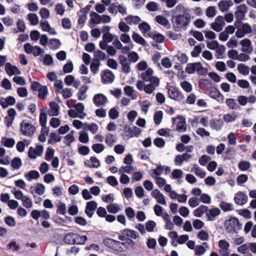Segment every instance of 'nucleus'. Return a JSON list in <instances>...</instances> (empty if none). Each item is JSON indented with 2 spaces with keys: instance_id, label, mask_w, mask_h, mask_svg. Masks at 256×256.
Returning <instances> with one entry per match:
<instances>
[{
  "instance_id": "nucleus-5",
  "label": "nucleus",
  "mask_w": 256,
  "mask_h": 256,
  "mask_svg": "<svg viewBox=\"0 0 256 256\" xmlns=\"http://www.w3.org/2000/svg\"><path fill=\"white\" fill-rule=\"evenodd\" d=\"M104 244L107 247L118 252L123 251V248L122 246H125L124 242L113 240L110 238H106L103 240Z\"/></svg>"
},
{
  "instance_id": "nucleus-44",
  "label": "nucleus",
  "mask_w": 256,
  "mask_h": 256,
  "mask_svg": "<svg viewBox=\"0 0 256 256\" xmlns=\"http://www.w3.org/2000/svg\"><path fill=\"white\" fill-rule=\"evenodd\" d=\"M100 64V62H99L98 60L97 62H94L92 60V62L91 63L90 66V69L94 74L98 72Z\"/></svg>"
},
{
  "instance_id": "nucleus-11",
  "label": "nucleus",
  "mask_w": 256,
  "mask_h": 256,
  "mask_svg": "<svg viewBox=\"0 0 256 256\" xmlns=\"http://www.w3.org/2000/svg\"><path fill=\"white\" fill-rule=\"evenodd\" d=\"M176 119L180 120V121L178 122L176 124V130L179 132H185L186 130L185 118L180 116H178L176 118H172V120L173 122V124L174 123Z\"/></svg>"
},
{
  "instance_id": "nucleus-64",
  "label": "nucleus",
  "mask_w": 256,
  "mask_h": 256,
  "mask_svg": "<svg viewBox=\"0 0 256 256\" xmlns=\"http://www.w3.org/2000/svg\"><path fill=\"white\" fill-rule=\"evenodd\" d=\"M5 223L10 226H14L16 225L14 218L11 216H7L4 218Z\"/></svg>"
},
{
  "instance_id": "nucleus-28",
  "label": "nucleus",
  "mask_w": 256,
  "mask_h": 256,
  "mask_svg": "<svg viewBox=\"0 0 256 256\" xmlns=\"http://www.w3.org/2000/svg\"><path fill=\"white\" fill-rule=\"evenodd\" d=\"M2 144L7 148H12L14 144L15 141L12 138H8L2 137L1 140Z\"/></svg>"
},
{
  "instance_id": "nucleus-8",
  "label": "nucleus",
  "mask_w": 256,
  "mask_h": 256,
  "mask_svg": "<svg viewBox=\"0 0 256 256\" xmlns=\"http://www.w3.org/2000/svg\"><path fill=\"white\" fill-rule=\"evenodd\" d=\"M93 102L96 106H100L106 104L108 102V98L104 94H98L94 96Z\"/></svg>"
},
{
  "instance_id": "nucleus-60",
  "label": "nucleus",
  "mask_w": 256,
  "mask_h": 256,
  "mask_svg": "<svg viewBox=\"0 0 256 256\" xmlns=\"http://www.w3.org/2000/svg\"><path fill=\"white\" fill-rule=\"evenodd\" d=\"M128 56L130 61L132 62H136L139 58L138 54L135 52H130L128 54Z\"/></svg>"
},
{
  "instance_id": "nucleus-53",
  "label": "nucleus",
  "mask_w": 256,
  "mask_h": 256,
  "mask_svg": "<svg viewBox=\"0 0 256 256\" xmlns=\"http://www.w3.org/2000/svg\"><path fill=\"white\" fill-rule=\"evenodd\" d=\"M92 148L95 152L98 154L104 150V146L102 144H96L92 146Z\"/></svg>"
},
{
  "instance_id": "nucleus-43",
  "label": "nucleus",
  "mask_w": 256,
  "mask_h": 256,
  "mask_svg": "<svg viewBox=\"0 0 256 256\" xmlns=\"http://www.w3.org/2000/svg\"><path fill=\"white\" fill-rule=\"evenodd\" d=\"M22 164V160L18 157L14 158L12 161L11 166L14 169H18Z\"/></svg>"
},
{
  "instance_id": "nucleus-49",
  "label": "nucleus",
  "mask_w": 256,
  "mask_h": 256,
  "mask_svg": "<svg viewBox=\"0 0 256 256\" xmlns=\"http://www.w3.org/2000/svg\"><path fill=\"white\" fill-rule=\"evenodd\" d=\"M68 115L70 117L74 118H79L80 119H83L86 116V114H78V112L76 110H68Z\"/></svg>"
},
{
  "instance_id": "nucleus-56",
  "label": "nucleus",
  "mask_w": 256,
  "mask_h": 256,
  "mask_svg": "<svg viewBox=\"0 0 256 256\" xmlns=\"http://www.w3.org/2000/svg\"><path fill=\"white\" fill-rule=\"evenodd\" d=\"M158 6L156 2H150L146 4V8L150 12H155L158 10Z\"/></svg>"
},
{
  "instance_id": "nucleus-58",
  "label": "nucleus",
  "mask_w": 256,
  "mask_h": 256,
  "mask_svg": "<svg viewBox=\"0 0 256 256\" xmlns=\"http://www.w3.org/2000/svg\"><path fill=\"white\" fill-rule=\"evenodd\" d=\"M180 86L186 92H190L192 90V86L191 84L187 82L184 81L180 83Z\"/></svg>"
},
{
  "instance_id": "nucleus-23",
  "label": "nucleus",
  "mask_w": 256,
  "mask_h": 256,
  "mask_svg": "<svg viewBox=\"0 0 256 256\" xmlns=\"http://www.w3.org/2000/svg\"><path fill=\"white\" fill-rule=\"evenodd\" d=\"M232 5L233 3L231 0H222L218 3L219 9L222 12L227 11Z\"/></svg>"
},
{
  "instance_id": "nucleus-37",
  "label": "nucleus",
  "mask_w": 256,
  "mask_h": 256,
  "mask_svg": "<svg viewBox=\"0 0 256 256\" xmlns=\"http://www.w3.org/2000/svg\"><path fill=\"white\" fill-rule=\"evenodd\" d=\"M60 46V42L58 39H51L48 42V46L51 50H56Z\"/></svg>"
},
{
  "instance_id": "nucleus-61",
  "label": "nucleus",
  "mask_w": 256,
  "mask_h": 256,
  "mask_svg": "<svg viewBox=\"0 0 256 256\" xmlns=\"http://www.w3.org/2000/svg\"><path fill=\"white\" fill-rule=\"evenodd\" d=\"M154 144L158 148H162L164 146L165 141L162 138H157L154 140Z\"/></svg>"
},
{
  "instance_id": "nucleus-32",
  "label": "nucleus",
  "mask_w": 256,
  "mask_h": 256,
  "mask_svg": "<svg viewBox=\"0 0 256 256\" xmlns=\"http://www.w3.org/2000/svg\"><path fill=\"white\" fill-rule=\"evenodd\" d=\"M88 89V87L87 86H82L80 89L78 93V99L80 100H84L86 96V93Z\"/></svg>"
},
{
  "instance_id": "nucleus-33",
  "label": "nucleus",
  "mask_w": 256,
  "mask_h": 256,
  "mask_svg": "<svg viewBox=\"0 0 256 256\" xmlns=\"http://www.w3.org/2000/svg\"><path fill=\"white\" fill-rule=\"evenodd\" d=\"M94 58L93 59L94 62H99L100 60H104L106 58V54L100 50H97L94 52Z\"/></svg>"
},
{
  "instance_id": "nucleus-3",
  "label": "nucleus",
  "mask_w": 256,
  "mask_h": 256,
  "mask_svg": "<svg viewBox=\"0 0 256 256\" xmlns=\"http://www.w3.org/2000/svg\"><path fill=\"white\" fill-rule=\"evenodd\" d=\"M88 240L86 236H80L74 232L65 234V243L70 244H84Z\"/></svg>"
},
{
  "instance_id": "nucleus-9",
  "label": "nucleus",
  "mask_w": 256,
  "mask_h": 256,
  "mask_svg": "<svg viewBox=\"0 0 256 256\" xmlns=\"http://www.w3.org/2000/svg\"><path fill=\"white\" fill-rule=\"evenodd\" d=\"M208 96L210 98L216 100L220 103H222L224 101V96L216 88H214L210 90Z\"/></svg>"
},
{
  "instance_id": "nucleus-4",
  "label": "nucleus",
  "mask_w": 256,
  "mask_h": 256,
  "mask_svg": "<svg viewBox=\"0 0 256 256\" xmlns=\"http://www.w3.org/2000/svg\"><path fill=\"white\" fill-rule=\"evenodd\" d=\"M36 131V127L32 124L23 120L20 124V132L25 136L32 138Z\"/></svg>"
},
{
  "instance_id": "nucleus-6",
  "label": "nucleus",
  "mask_w": 256,
  "mask_h": 256,
  "mask_svg": "<svg viewBox=\"0 0 256 256\" xmlns=\"http://www.w3.org/2000/svg\"><path fill=\"white\" fill-rule=\"evenodd\" d=\"M168 96L171 99L180 101L184 98V95L182 94L178 88L170 86L168 90Z\"/></svg>"
},
{
  "instance_id": "nucleus-25",
  "label": "nucleus",
  "mask_w": 256,
  "mask_h": 256,
  "mask_svg": "<svg viewBox=\"0 0 256 256\" xmlns=\"http://www.w3.org/2000/svg\"><path fill=\"white\" fill-rule=\"evenodd\" d=\"M50 107L49 114L52 116H56L58 114L59 106L58 104L54 102H51L49 104Z\"/></svg>"
},
{
  "instance_id": "nucleus-46",
  "label": "nucleus",
  "mask_w": 256,
  "mask_h": 256,
  "mask_svg": "<svg viewBox=\"0 0 256 256\" xmlns=\"http://www.w3.org/2000/svg\"><path fill=\"white\" fill-rule=\"evenodd\" d=\"M192 170H194V173L195 174L200 176V178H204L206 176V172L204 171H202L200 168L196 164L192 168Z\"/></svg>"
},
{
  "instance_id": "nucleus-40",
  "label": "nucleus",
  "mask_w": 256,
  "mask_h": 256,
  "mask_svg": "<svg viewBox=\"0 0 256 256\" xmlns=\"http://www.w3.org/2000/svg\"><path fill=\"white\" fill-rule=\"evenodd\" d=\"M250 166V164L248 161L242 160L238 163V168L242 171L248 170Z\"/></svg>"
},
{
  "instance_id": "nucleus-50",
  "label": "nucleus",
  "mask_w": 256,
  "mask_h": 256,
  "mask_svg": "<svg viewBox=\"0 0 256 256\" xmlns=\"http://www.w3.org/2000/svg\"><path fill=\"white\" fill-rule=\"evenodd\" d=\"M108 115L111 119L115 120L118 117L119 112L116 108H112L109 110Z\"/></svg>"
},
{
  "instance_id": "nucleus-13",
  "label": "nucleus",
  "mask_w": 256,
  "mask_h": 256,
  "mask_svg": "<svg viewBox=\"0 0 256 256\" xmlns=\"http://www.w3.org/2000/svg\"><path fill=\"white\" fill-rule=\"evenodd\" d=\"M240 44L242 46L243 48L242 51L248 54H250L253 50L252 46V42L248 38H244L240 42Z\"/></svg>"
},
{
  "instance_id": "nucleus-18",
  "label": "nucleus",
  "mask_w": 256,
  "mask_h": 256,
  "mask_svg": "<svg viewBox=\"0 0 256 256\" xmlns=\"http://www.w3.org/2000/svg\"><path fill=\"white\" fill-rule=\"evenodd\" d=\"M220 210L218 208H214L210 209L206 212V217L208 220L213 221L216 219V218L220 215Z\"/></svg>"
},
{
  "instance_id": "nucleus-1",
  "label": "nucleus",
  "mask_w": 256,
  "mask_h": 256,
  "mask_svg": "<svg viewBox=\"0 0 256 256\" xmlns=\"http://www.w3.org/2000/svg\"><path fill=\"white\" fill-rule=\"evenodd\" d=\"M171 20L174 30L178 31L181 28H186L188 24L190 22V16L188 13L178 14L172 16Z\"/></svg>"
},
{
  "instance_id": "nucleus-51",
  "label": "nucleus",
  "mask_w": 256,
  "mask_h": 256,
  "mask_svg": "<svg viewBox=\"0 0 256 256\" xmlns=\"http://www.w3.org/2000/svg\"><path fill=\"white\" fill-rule=\"evenodd\" d=\"M56 204L57 205L56 212L58 214L64 215V203L60 200H57L56 202Z\"/></svg>"
},
{
  "instance_id": "nucleus-57",
  "label": "nucleus",
  "mask_w": 256,
  "mask_h": 256,
  "mask_svg": "<svg viewBox=\"0 0 256 256\" xmlns=\"http://www.w3.org/2000/svg\"><path fill=\"white\" fill-rule=\"evenodd\" d=\"M22 205L26 208H30L32 206V201L30 199L28 196H24L23 199L22 200Z\"/></svg>"
},
{
  "instance_id": "nucleus-2",
  "label": "nucleus",
  "mask_w": 256,
  "mask_h": 256,
  "mask_svg": "<svg viewBox=\"0 0 256 256\" xmlns=\"http://www.w3.org/2000/svg\"><path fill=\"white\" fill-rule=\"evenodd\" d=\"M224 226L226 232L231 234H237L238 230L242 228V224L234 216L226 220Z\"/></svg>"
},
{
  "instance_id": "nucleus-62",
  "label": "nucleus",
  "mask_w": 256,
  "mask_h": 256,
  "mask_svg": "<svg viewBox=\"0 0 256 256\" xmlns=\"http://www.w3.org/2000/svg\"><path fill=\"white\" fill-rule=\"evenodd\" d=\"M78 152L80 154L86 156L90 152V148L88 146H82L78 148Z\"/></svg>"
},
{
  "instance_id": "nucleus-21",
  "label": "nucleus",
  "mask_w": 256,
  "mask_h": 256,
  "mask_svg": "<svg viewBox=\"0 0 256 256\" xmlns=\"http://www.w3.org/2000/svg\"><path fill=\"white\" fill-rule=\"evenodd\" d=\"M90 161L93 164H90V160H86L84 162V166L89 168H98L100 166V160L95 156H91L90 158Z\"/></svg>"
},
{
  "instance_id": "nucleus-16",
  "label": "nucleus",
  "mask_w": 256,
  "mask_h": 256,
  "mask_svg": "<svg viewBox=\"0 0 256 256\" xmlns=\"http://www.w3.org/2000/svg\"><path fill=\"white\" fill-rule=\"evenodd\" d=\"M114 78V76L112 72L109 70H104V73L102 74V80L103 83H112Z\"/></svg>"
},
{
  "instance_id": "nucleus-22",
  "label": "nucleus",
  "mask_w": 256,
  "mask_h": 256,
  "mask_svg": "<svg viewBox=\"0 0 256 256\" xmlns=\"http://www.w3.org/2000/svg\"><path fill=\"white\" fill-rule=\"evenodd\" d=\"M138 28L142 30V32L143 35L145 37H151V34L148 32L150 30V26L146 22H142V23L139 24Z\"/></svg>"
},
{
  "instance_id": "nucleus-30",
  "label": "nucleus",
  "mask_w": 256,
  "mask_h": 256,
  "mask_svg": "<svg viewBox=\"0 0 256 256\" xmlns=\"http://www.w3.org/2000/svg\"><path fill=\"white\" fill-rule=\"evenodd\" d=\"M125 20L126 22L129 24H136L140 22L141 19L138 16L130 15L125 18Z\"/></svg>"
},
{
  "instance_id": "nucleus-52",
  "label": "nucleus",
  "mask_w": 256,
  "mask_h": 256,
  "mask_svg": "<svg viewBox=\"0 0 256 256\" xmlns=\"http://www.w3.org/2000/svg\"><path fill=\"white\" fill-rule=\"evenodd\" d=\"M156 226V223L153 220H148L146 223V229L148 232H152Z\"/></svg>"
},
{
  "instance_id": "nucleus-20",
  "label": "nucleus",
  "mask_w": 256,
  "mask_h": 256,
  "mask_svg": "<svg viewBox=\"0 0 256 256\" xmlns=\"http://www.w3.org/2000/svg\"><path fill=\"white\" fill-rule=\"evenodd\" d=\"M97 203L94 200L88 202L86 203L84 212L89 218L92 217V214L89 213L88 211L94 212L97 208Z\"/></svg>"
},
{
  "instance_id": "nucleus-38",
  "label": "nucleus",
  "mask_w": 256,
  "mask_h": 256,
  "mask_svg": "<svg viewBox=\"0 0 256 256\" xmlns=\"http://www.w3.org/2000/svg\"><path fill=\"white\" fill-rule=\"evenodd\" d=\"M238 70L240 73L244 75H248L250 72V68L243 64H240L238 66Z\"/></svg>"
},
{
  "instance_id": "nucleus-63",
  "label": "nucleus",
  "mask_w": 256,
  "mask_h": 256,
  "mask_svg": "<svg viewBox=\"0 0 256 256\" xmlns=\"http://www.w3.org/2000/svg\"><path fill=\"white\" fill-rule=\"evenodd\" d=\"M211 158L210 156L207 155H203L200 156L198 160V162L201 166H205L208 161L210 160Z\"/></svg>"
},
{
  "instance_id": "nucleus-29",
  "label": "nucleus",
  "mask_w": 256,
  "mask_h": 256,
  "mask_svg": "<svg viewBox=\"0 0 256 256\" xmlns=\"http://www.w3.org/2000/svg\"><path fill=\"white\" fill-rule=\"evenodd\" d=\"M154 70L152 68H148L145 72L141 74V78L146 82H148L152 76Z\"/></svg>"
},
{
  "instance_id": "nucleus-35",
  "label": "nucleus",
  "mask_w": 256,
  "mask_h": 256,
  "mask_svg": "<svg viewBox=\"0 0 256 256\" xmlns=\"http://www.w3.org/2000/svg\"><path fill=\"white\" fill-rule=\"evenodd\" d=\"M132 38L136 42L142 46L146 45V40H144V39L136 32H133L132 35Z\"/></svg>"
},
{
  "instance_id": "nucleus-47",
  "label": "nucleus",
  "mask_w": 256,
  "mask_h": 256,
  "mask_svg": "<svg viewBox=\"0 0 256 256\" xmlns=\"http://www.w3.org/2000/svg\"><path fill=\"white\" fill-rule=\"evenodd\" d=\"M44 110L40 109V123L42 127L45 126L46 123L47 116L45 112H42Z\"/></svg>"
},
{
  "instance_id": "nucleus-7",
  "label": "nucleus",
  "mask_w": 256,
  "mask_h": 256,
  "mask_svg": "<svg viewBox=\"0 0 256 256\" xmlns=\"http://www.w3.org/2000/svg\"><path fill=\"white\" fill-rule=\"evenodd\" d=\"M124 130L127 136L130 138L138 136L141 132L140 129L134 126L132 128H130L128 126H125L124 128Z\"/></svg>"
},
{
  "instance_id": "nucleus-42",
  "label": "nucleus",
  "mask_w": 256,
  "mask_h": 256,
  "mask_svg": "<svg viewBox=\"0 0 256 256\" xmlns=\"http://www.w3.org/2000/svg\"><path fill=\"white\" fill-rule=\"evenodd\" d=\"M38 96L42 100L46 98V96L48 94V88L45 86H42V88L38 90Z\"/></svg>"
},
{
  "instance_id": "nucleus-12",
  "label": "nucleus",
  "mask_w": 256,
  "mask_h": 256,
  "mask_svg": "<svg viewBox=\"0 0 256 256\" xmlns=\"http://www.w3.org/2000/svg\"><path fill=\"white\" fill-rule=\"evenodd\" d=\"M234 200L236 204L242 206L247 202L248 196L244 192H240L236 194Z\"/></svg>"
},
{
  "instance_id": "nucleus-54",
  "label": "nucleus",
  "mask_w": 256,
  "mask_h": 256,
  "mask_svg": "<svg viewBox=\"0 0 256 256\" xmlns=\"http://www.w3.org/2000/svg\"><path fill=\"white\" fill-rule=\"evenodd\" d=\"M216 14V10L214 6H208L206 10V15L208 18H213Z\"/></svg>"
},
{
  "instance_id": "nucleus-14",
  "label": "nucleus",
  "mask_w": 256,
  "mask_h": 256,
  "mask_svg": "<svg viewBox=\"0 0 256 256\" xmlns=\"http://www.w3.org/2000/svg\"><path fill=\"white\" fill-rule=\"evenodd\" d=\"M5 69L6 73L9 76L14 74H20V71L16 66L12 65L10 62H6L5 64Z\"/></svg>"
},
{
  "instance_id": "nucleus-31",
  "label": "nucleus",
  "mask_w": 256,
  "mask_h": 256,
  "mask_svg": "<svg viewBox=\"0 0 256 256\" xmlns=\"http://www.w3.org/2000/svg\"><path fill=\"white\" fill-rule=\"evenodd\" d=\"M24 176L27 180L30 181L32 179L38 178L40 176V174L38 171L32 170L28 173L25 174Z\"/></svg>"
},
{
  "instance_id": "nucleus-10",
  "label": "nucleus",
  "mask_w": 256,
  "mask_h": 256,
  "mask_svg": "<svg viewBox=\"0 0 256 256\" xmlns=\"http://www.w3.org/2000/svg\"><path fill=\"white\" fill-rule=\"evenodd\" d=\"M118 60L122 66V72L125 74L129 73L130 69V62H128L127 58L123 55H120L118 56Z\"/></svg>"
},
{
  "instance_id": "nucleus-39",
  "label": "nucleus",
  "mask_w": 256,
  "mask_h": 256,
  "mask_svg": "<svg viewBox=\"0 0 256 256\" xmlns=\"http://www.w3.org/2000/svg\"><path fill=\"white\" fill-rule=\"evenodd\" d=\"M163 112L162 111L160 110L156 112L154 116V122L156 124H159L162 119Z\"/></svg>"
},
{
  "instance_id": "nucleus-41",
  "label": "nucleus",
  "mask_w": 256,
  "mask_h": 256,
  "mask_svg": "<svg viewBox=\"0 0 256 256\" xmlns=\"http://www.w3.org/2000/svg\"><path fill=\"white\" fill-rule=\"evenodd\" d=\"M226 103L229 108L236 110L238 108L237 104L234 98H227L226 100Z\"/></svg>"
},
{
  "instance_id": "nucleus-19",
  "label": "nucleus",
  "mask_w": 256,
  "mask_h": 256,
  "mask_svg": "<svg viewBox=\"0 0 256 256\" xmlns=\"http://www.w3.org/2000/svg\"><path fill=\"white\" fill-rule=\"evenodd\" d=\"M43 152V147L42 146H38L36 147V150L33 148L32 147H30L28 152V156L30 158L32 159H34L36 158V156L34 154H32V152L33 154H35L36 156H40Z\"/></svg>"
},
{
  "instance_id": "nucleus-48",
  "label": "nucleus",
  "mask_w": 256,
  "mask_h": 256,
  "mask_svg": "<svg viewBox=\"0 0 256 256\" xmlns=\"http://www.w3.org/2000/svg\"><path fill=\"white\" fill-rule=\"evenodd\" d=\"M79 140L84 144H86L88 142V136L87 132L84 131H82L80 134Z\"/></svg>"
},
{
  "instance_id": "nucleus-59",
  "label": "nucleus",
  "mask_w": 256,
  "mask_h": 256,
  "mask_svg": "<svg viewBox=\"0 0 256 256\" xmlns=\"http://www.w3.org/2000/svg\"><path fill=\"white\" fill-rule=\"evenodd\" d=\"M73 106L74 107L76 110L78 112V114H86L84 112V107L82 103L74 104Z\"/></svg>"
},
{
  "instance_id": "nucleus-26",
  "label": "nucleus",
  "mask_w": 256,
  "mask_h": 256,
  "mask_svg": "<svg viewBox=\"0 0 256 256\" xmlns=\"http://www.w3.org/2000/svg\"><path fill=\"white\" fill-rule=\"evenodd\" d=\"M155 20L159 24L166 26L168 28H170V24L168 20L164 16L161 15L157 16L155 18Z\"/></svg>"
},
{
  "instance_id": "nucleus-55",
  "label": "nucleus",
  "mask_w": 256,
  "mask_h": 256,
  "mask_svg": "<svg viewBox=\"0 0 256 256\" xmlns=\"http://www.w3.org/2000/svg\"><path fill=\"white\" fill-rule=\"evenodd\" d=\"M204 247L202 245L196 246L194 249L195 254L198 256L204 254L206 252Z\"/></svg>"
},
{
  "instance_id": "nucleus-27",
  "label": "nucleus",
  "mask_w": 256,
  "mask_h": 256,
  "mask_svg": "<svg viewBox=\"0 0 256 256\" xmlns=\"http://www.w3.org/2000/svg\"><path fill=\"white\" fill-rule=\"evenodd\" d=\"M121 232L133 239H136L139 236L138 234L136 231L128 228H125L121 230Z\"/></svg>"
},
{
  "instance_id": "nucleus-24",
  "label": "nucleus",
  "mask_w": 256,
  "mask_h": 256,
  "mask_svg": "<svg viewBox=\"0 0 256 256\" xmlns=\"http://www.w3.org/2000/svg\"><path fill=\"white\" fill-rule=\"evenodd\" d=\"M90 16L92 18L89 20L90 24H96L102 22L101 16L94 12H90Z\"/></svg>"
},
{
  "instance_id": "nucleus-36",
  "label": "nucleus",
  "mask_w": 256,
  "mask_h": 256,
  "mask_svg": "<svg viewBox=\"0 0 256 256\" xmlns=\"http://www.w3.org/2000/svg\"><path fill=\"white\" fill-rule=\"evenodd\" d=\"M106 143L109 146H112L114 142H116V136L112 134H108L106 135Z\"/></svg>"
},
{
  "instance_id": "nucleus-34",
  "label": "nucleus",
  "mask_w": 256,
  "mask_h": 256,
  "mask_svg": "<svg viewBox=\"0 0 256 256\" xmlns=\"http://www.w3.org/2000/svg\"><path fill=\"white\" fill-rule=\"evenodd\" d=\"M219 206L224 212L232 211L234 210L233 206L231 203L224 201L220 202Z\"/></svg>"
},
{
  "instance_id": "nucleus-45",
  "label": "nucleus",
  "mask_w": 256,
  "mask_h": 256,
  "mask_svg": "<svg viewBox=\"0 0 256 256\" xmlns=\"http://www.w3.org/2000/svg\"><path fill=\"white\" fill-rule=\"evenodd\" d=\"M28 19L32 25H36L38 22V18L35 14H29L28 16Z\"/></svg>"
},
{
  "instance_id": "nucleus-17",
  "label": "nucleus",
  "mask_w": 256,
  "mask_h": 256,
  "mask_svg": "<svg viewBox=\"0 0 256 256\" xmlns=\"http://www.w3.org/2000/svg\"><path fill=\"white\" fill-rule=\"evenodd\" d=\"M16 103V100L12 96H8L5 99H0V105L2 108H6L8 106H12Z\"/></svg>"
},
{
  "instance_id": "nucleus-15",
  "label": "nucleus",
  "mask_w": 256,
  "mask_h": 256,
  "mask_svg": "<svg viewBox=\"0 0 256 256\" xmlns=\"http://www.w3.org/2000/svg\"><path fill=\"white\" fill-rule=\"evenodd\" d=\"M151 194L152 196L156 199L157 202L162 205L166 204L164 196L158 190H154Z\"/></svg>"
}]
</instances>
